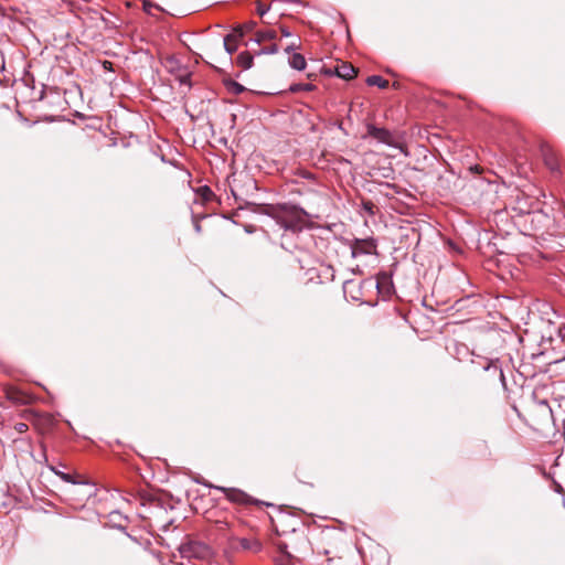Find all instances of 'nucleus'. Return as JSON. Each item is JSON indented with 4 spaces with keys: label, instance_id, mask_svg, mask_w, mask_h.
<instances>
[{
    "label": "nucleus",
    "instance_id": "nucleus-25",
    "mask_svg": "<svg viewBox=\"0 0 565 565\" xmlns=\"http://www.w3.org/2000/svg\"><path fill=\"white\" fill-rule=\"evenodd\" d=\"M286 545H279V550L282 553L284 557H290L289 553L286 551Z\"/></svg>",
    "mask_w": 565,
    "mask_h": 565
},
{
    "label": "nucleus",
    "instance_id": "nucleus-15",
    "mask_svg": "<svg viewBox=\"0 0 565 565\" xmlns=\"http://www.w3.org/2000/svg\"><path fill=\"white\" fill-rule=\"evenodd\" d=\"M315 89V85L310 83H295L290 85L289 92L299 93V92H311Z\"/></svg>",
    "mask_w": 565,
    "mask_h": 565
},
{
    "label": "nucleus",
    "instance_id": "nucleus-13",
    "mask_svg": "<svg viewBox=\"0 0 565 565\" xmlns=\"http://www.w3.org/2000/svg\"><path fill=\"white\" fill-rule=\"evenodd\" d=\"M366 84L370 86H377L380 88H387L388 81L384 79L380 75H372L366 78Z\"/></svg>",
    "mask_w": 565,
    "mask_h": 565
},
{
    "label": "nucleus",
    "instance_id": "nucleus-5",
    "mask_svg": "<svg viewBox=\"0 0 565 565\" xmlns=\"http://www.w3.org/2000/svg\"><path fill=\"white\" fill-rule=\"evenodd\" d=\"M367 135L383 143L392 142V134L385 128H379L372 124L366 126Z\"/></svg>",
    "mask_w": 565,
    "mask_h": 565
},
{
    "label": "nucleus",
    "instance_id": "nucleus-27",
    "mask_svg": "<svg viewBox=\"0 0 565 565\" xmlns=\"http://www.w3.org/2000/svg\"><path fill=\"white\" fill-rule=\"evenodd\" d=\"M194 228H195V231H196L198 233H200V232H201V226H200V224H199L198 222H195V223H194Z\"/></svg>",
    "mask_w": 565,
    "mask_h": 565
},
{
    "label": "nucleus",
    "instance_id": "nucleus-12",
    "mask_svg": "<svg viewBox=\"0 0 565 565\" xmlns=\"http://www.w3.org/2000/svg\"><path fill=\"white\" fill-rule=\"evenodd\" d=\"M239 545L243 550L253 551L255 553L259 552L262 550V544L257 540H249V539H241Z\"/></svg>",
    "mask_w": 565,
    "mask_h": 565
},
{
    "label": "nucleus",
    "instance_id": "nucleus-10",
    "mask_svg": "<svg viewBox=\"0 0 565 565\" xmlns=\"http://www.w3.org/2000/svg\"><path fill=\"white\" fill-rule=\"evenodd\" d=\"M482 369L487 372H491L493 376H498L502 382H504L503 371L498 361H484Z\"/></svg>",
    "mask_w": 565,
    "mask_h": 565
},
{
    "label": "nucleus",
    "instance_id": "nucleus-1",
    "mask_svg": "<svg viewBox=\"0 0 565 565\" xmlns=\"http://www.w3.org/2000/svg\"><path fill=\"white\" fill-rule=\"evenodd\" d=\"M179 552L184 558H199L205 559L210 556L211 550L210 547L199 541H188L182 543L179 547Z\"/></svg>",
    "mask_w": 565,
    "mask_h": 565
},
{
    "label": "nucleus",
    "instance_id": "nucleus-7",
    "mask_svg": "<svg viewBox=\"0 0 565 565\" xmlns=\"http://www.w3.org/2000/svg\"><path fill=\"white\" fill-rule=\"evenodd\" d=\"M358 70L350 63L342 62L335 67V74L343 79H352L356 76Z\"/></svg>",
    "mask_w": 565,
    "mask_h": 565
},
{
    "label": "nucleus",
    "instance_id": "nucleus-24",
    "mask_svg": "<svg viewBox=\"0 0 565 565\" xmlns=\"http://www.w3.org/2000/svg\"><path fill=\"white\" fill-rule=\"evenodd\" d=\"M289 557H281L276 559V565H287V561Z\"/></svg>",
    "mask_w": 565,
    "mask_h": 565
},
{
    "label": "nucleus",
    "instance_id": "nucleus-17",
    "mask_svg": "<svg viewBox=\"0 0 565 565\" xmlns=\"http://www.w3.org/2000/svg\"><path fill=\"white\" fill-rule=\"evenodd\" d=\"M278 51H279L278 45L276 43H273L268 46H265V47H262V49L255 51V55L260 56V55L276 54V53H278Z\"/></svg>",
    "mask_w": 565,
    "mask_h": 565
},
{
    "label": "nucleus",
    "instance_id": "nucleus-22",
    "mask_svg": "<svg viewBox=\"0 0 565 565\" xmlns=\"http://www.w3.org/2000/svg\"><path fill=\"white\" fill-rule=\"evenodd\" d=\"M269 9H270L269 6H264L262 3H258V6H257V13L260 17H264L269 11Z\"/></svg>",
    "mask_w": 565,
    "mask_h": 565
},
{
    "label": "nucleus",
    "instance_id": "nucleus-16",
    "mask_svg": "<svg viewBox=\"0 0 565 565\" xmlns=\"http://www.w3.org/2000/svg\"><path fill=\"white\" fill-rule=\"evenodd\" d=\"M359 286H360V282H358V281H355L353 279L345 280L343 282V292H344V295L350 294L353 299H359V296L353 294V288L354 287H359Z\"/></svg>",
    "mask_w": 565,
    "mask_h": 565
},
{
    "label": "nucleus",
    "instance_id": "nucleus-18",
    "mask_svg": "<svg viewBox=\"0 0 565 565\" xmlns=\"http://www.w3.org/2000/svg\"><path fill=\"white\" fill-rule=\"evenodd\" d=\"M301 49V40L299 36H295L288 45L285 47V52L287 54L295 53V51Z\"/></svg>",
    "mask_w": 565,
    "mask_h": 565
},
{
    "label": "nucleus",
    "instance_id": "nucleus-3",
    "mask_svg": "<svg viewBox=\"0 0 565 565\" xmlns=\"http://www.w3.org/2000/svg\"><path fill=\"white\" fill-rule=\"evenodd\" d=\"M216 490L222 491L226 499L232 502L248 504V503H257L256 500H253L247 493L239 489L235 488H225V487H215Z\"/></svg>",
    "mask_w": 565,
    "mask_h": 565
},
{
    "label": "nucleus",
    "instance_id": "nucleus-29",
    "mask_svg": "<svg viewBox=\"0 0 565 565\" xmlns=\"http://www.w3.org/2000/svg\"><path fill=\"white\" fill-rule=\"evenodd\" d=\"M363 284H370V285H372L373 282H372V280H365V281H363Z\"/></svg>",
    "mask_w": 565,
    "mask_h": 565
},
{
    "label": "nucleus",
    "instance_id": "nucleus-11",
    "mask_svg": "<svg viewBox=\"0 0 565 565\" xmlns=\"http://www.w3.org/2000/svg\"><path fill=\"white\" fill-rule=\"evenodd\" d=\"M255 52L252 54L247 51L241 52L237 55L236 62L243 70H249L253 66V60H254Z\"/></svg>",
    "mask_w": 565,
    "mask_h": 565
},
{
    "label": "nucleus",
    "instance_id": "nucleus-6",
    "mask_svg": "<svg viewBox=\"0 0 565 565\" xmlns=\"http://www.w3.org/2000/svg\"><path fill=\"white\" fill-rule=\"evenodd\" d=\"M277 222L282 228L291 231L294 233L301 230L302 220L300 216H282L279 217Z\"/></svg>",
    "mask_w": 565,
    "mask_h": 565
},
{
    "label": "nucleus",
    "instance_id": "nucleus-8",
    "mask_svg": "<svg viewBox=\"0 0 565 565\" xmlns=\"http://www.w3.org/2000/svg\"><path fill=\"white\" fill-rule=\"evenodd\" d=\"M277 40V32L273 29H266V30H258L255 33V38L252 39L256 44H260L266 41H276Z\"/></svg>",
    "mask_w": 565,
    "mask_h": 565
},
{
    "label": "nucleus",
    "instance_id": "nucleus-26",
    "mask_svg": "<svg viewBox=\"0 0 565 565\" xmlns=\"http://www.w3.org/2000/svg\"><path fill=\"white\" fill-rule=\"evenodd\" d=\"M18 429L19 431H23L24 429H26V425L21 423L19 424Z\"/></svg>",
    "mask_w": 565,
    "mask_h": 565
},
{
    "label": "nucleus",
    "instance_id": "nucleus-9",
    "mask_svg": "<svg viewBox=\"0 0 565 565\" xmlns=\"http://www.w3.org/2000/svg\"><path fill=\"white\" fill-rule=\"evenodd\" d=\"M288 63L291 68L297 71H303L307 65L305 56L296 52L290 55Z\"/></svg>",
    "mask_w": 565,
    "mask_h": 565
},
{
    "label": "nucleus",
    "instance_id": "nucleus-23",
    "mask_svg": "<svg viewBox=\"0 0 565 565\" xmlns=\"http://www.w3.org/2000/svg\"><path fill=\"white\" fill-rule=\"evenodd\" d=\"M279 30L282 36L290 38L292 36V33L289 31V29L285 25H279Z\"/></svg>",
    "mask_w": 565,
    "mask_h": 565
},
{
    "label": "nucleus",
    "instance_id": "nucleus-30",
    "mask_svg": "<svg viewBox=\"0 0 565 565\" xmlns=\"http://www.w3.org/2000/svg\"><path fill=\"white\" fill-rule=\"evenodd\" d=\"M375 287L380 288V282L379 281L375 282Z\"/></svg>",
    "mask_w": 565,
    "mask_h": 565
},
{
    "label": "nucleus",
    "instance_id": "nucleus-4",
    "mask_svg": "<svg viewBox=\"0 0 565 565\" xmlns=\"http://www.w3.org/2000/svg\"><path fill=\"white\" fill-rule=\"evenodd\" d=\"M243 38L242 26H235L233 32L224 38V49L228 55L237 50V42Z\"/></svg>",
    "mask_w": 565,
    "mask_h": 565
},
{
    "label": "nucleus",
    "instance_id": "nucleus-20",
    "mask_svg": "<svg viewBox=\"0 0 565 565\" xmlns=\"http://www.w3.org/2000/svg\"><path fill=\"white\" fill-rule=\"evenodd\" d=\"M51 470L56 475L58 476L62 480L66 481V482H70V483H75V481L73 480L72 476L68 475V473H64L62 471H57L55 468H51Z\"/></svg>",
    "mask_w": 565,
    "mask_h": 565
},
{
    "label": "nucleus",
    "instance_id": "nucleus-2",
    "mask_svg": "<svg viewBox=\"0 0 565 565\" xmlns=\"http://www.w3.org/2000/svg\"><path fill=\"white\" fill-rule=\"evenodd\" d=\"M376 254V241L370 238H355L351 243V255L352 257H359L362 255H374Z\"/></svg>",
    "mask_w": 565,
    "mask_h": 565
},
{
    "label": "nucleus",
    "instance_id": "nucleus-28",
    "mask_svg": "<svg viewBox=\"0 0 565 565\" xmlns=\"http://www.w3.org/2000/svg\"><path fill=\"white\" fill-rule=\"evenodd\" d=\"M372 203H366L365 209L371 210Z\"/></svg>",
    "mask_w": 565,
    "mask_h": 565
},
{
    "label": "nucleus",
    "instance_id": "nucleus-14",
    "mask_svg": "<svg viewBox=\"0 0 565 565\" xmlns=\"http://www.w3.org/2000/svg\"><path fill=\"white\" fill-rule=\"evenodd\" d=\"M225 86H226L227 90L234 95H239L243 92H245V87L242 84H239L233 79L226 81Z\"/></svg>",
    "mask_w": 565,
    "mask_h": 565
},
{
    "label": "nucleus",
    "instance_id": "nucleus-19",
    "mask_svg": "<svg viewBox=\"0 0 565 565\" xmlns=\"http://www.w3.org/2000/svg\"><path fill=\"white\" fill-rule=\"evenodd\" d=\"M545 163L552 171L558 170V163L552 154L545 156Z\"/></svg>",
    "mask_w": 565,
    "mask_h": 565
},
{
    "label": "nucleus",
    "instance_id": "nucleus-21",
    "mask_svg": "<svg viewBox=\"0 0 565 565\" xmlns=\"http://www.w3.org/2000/svg\"><path fill=\"white\" fill-rule=\"evenodd\" d=\"M239 26H242V30H243V35L246 33V32H252L255 26H256V22L255 21H248L244 24H241Z\"/></svg>",
    "mask_w": 565,
    "mask_h": 565
}]
</instances>
